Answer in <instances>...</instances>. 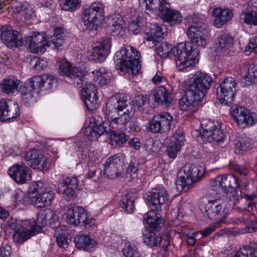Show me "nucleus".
Returning <instances> with one entry per match:
<instances>
[{
  "label": "nucleus",
  "instance_id": "f3484780",
  "mask_svg": "<svg viewBox=\"0 0 257 257\" xmlns=\"http://www.w3.org/2000/svg\"><path fill=\"white\" fill-rule=\"evenodd\" d=\"M103 166V174L107 177L114 179L121 176L123 169L119 154L108 158Z\"/></svg>",
  "mask_w": 257,
  "mask_h": 257
},
{
  "label": "nucleus",
  "instance_id": "20e7f679",
  "mask_svg": "<svg viewBox=\"0 0 257 257\" xmlns=\"http://www.w3.org/2000/svg\"><path fill=\"white\" fill-rule=\"evenodd\" d=\"M210 183L213 190L218 191L220 189L226 194L231 205L234 206L238 202L239 197L236 188L238 184L235 176L230 174L219 175L211 179Z\"/></svg>",
  "mask_w": 257,
  "mask_h": 257
},
{
  "label": "nucleus",
  "instance_id": "a19ab883",
  "mask_svg": "<svg viewBox=\"0 0 257 257\" xmlns=\"http://www.w3.org/2000/svg\"><path fill=\"white\" fill-rule=\"evenodd\" d=\"M233 257H257V243L250 242L237 251Z\"/></svg>",
  "mask_w": 257,
  "mask_h": 257
},
{
  "label": "nucleus",
  "instance_id": "f704fd0d",
  "mask_svg": "<svg viewBox=\"0 0 257 257\" xmlns=\"http://www.w3.org/2000/svg\"><path fill=\"white\" fill-rule=\"evenodd\" d=\"M140 6L145 7L146 10H149L155 12L162 11L163 9L167 5L165 0H139Z\"/></svg>",
  "mask_w": 257,
  "mask_h": 257
},
{
  "label": "nucleus",
  "instance_id": "aec40b11",
  "mask_svg": "<svg viewBox=\"0 0 257 257\" xmlns=\"http://www.w3.org/2000/svg\"><path fill=\"white\" fill-rule=\"evenodd\" d=\"M111 43L109 38L102 39L97 42L93 49L91 59L96 62H102L108 55Z\"/></svg>",
  "mask_w": 257,
  "mask_h": 257
},
{
  "label": "nucleus",
  "instance_id": "423d86ee",
  "mask_svg": "<svg viewBox=\"0 0 257 257\" xmlns=\"http://www.w3.org/2000/svg\"><path fill=\"white\" fill-rule=\"evenodd\" d=\"M188 20L191 24L188 27L187 32L189 38L191 40V42L189 43H191L192 45L194 44L198 47L204 48L207 45V41L203 34L207 32L208 26L206 24L201 22L199 19L195 16L189 17ZM192 47L193 49H197L199 51L197 48H193V46ZM200 51H199L198 55ZM198 56H196L195 58Z\"/></svg>",
  "mask_w": 257,
  "mask_h": 257
},
{
  "label": "nucleus",
  "instance_id": "7ed1b4c3",
  "mask_svg": "<svg viewBox=\"0 0 257 257\" xmlns=\"http://www.w3.org/2000/svg\"><path fill=\"white\" fill-rule=\"evenodd\" d=\"M199 207L204 217L220 223L224 221L229 214L228 209L220 199H214L208 195L200 200Z\"/></svg>",
  "mask_w": 257,
  "mask_h": 257
},
{
  "label": "nucleus",
  "instance_id": "7c9ffc66",
  "mask_svg": "<svg viewBox=\"0 0 257 257\" xmlns=\"http://www.w3.org/2000/svg\"><path fill=\"white\" fill-rule=\"evenodd\" d=\"M125 23L122 17L119 14H113L108 19L107 29L113 36L119 34L124 27Z\"/></svg>",
  "mask_w": 257,
  "mask_h": 257
},
{
  "label": "nucleus",
  "instance_id": "1a4fd4ad",
  "mask_svg": "<svg viewBox=\"0 0 257 257\" xmlns=\"http://www.w3.org/2000/svg\"><path fill=\"white\" fill-rule=\"evenodd\" d=\"M213 79L206 73L196 72L193 76L192 81L187 89L194 92L197 98H202L210 88Z\"/></svg>",
  "mask_w": 257,
  "mask_h": 257
},
{
  "label": "nucleus",
  "instance_id": "a18cd8bd",
  "mask_svg": "<svg viewBox=\"0 0 257 257\" xmlns=\"http://www.w3.org/2000/svg\"><path fill=\"white\" fill-rule=\"evenodd\" d=\"M244 22L250 25H257V9L252 5H247L243 12Z\"/></svg>",
  "mask_w": 257,
  "mask_h": 257
},
{
  "label": "nucleus",
  "instance_id": "412c9836",
  "mask_svg": "<svg viewBox=\"0 0 257 257\" xmlns=\"http://www.w3.org/2000/svg\"><path fill=\"white\" fill-rule=\"evenodd\" d=\"M18 31L12 30L10 27L3 26L1 28V40L8 47L21 46L23 41L21 38L18 39Z\"/></svg>",
  "mask_w": 257,
  "mask_h": 257
},
{
  "label": "nucleus",
  "instance_id": "09e8293b",
  "mask_svg": "<svg viewBox=\"0 0 257 257\" xmlns=\"http://www.w3.org/2000/svg\"><path fill=\"white\" fill-rule=\"evenodd\" d=\"M51 42L57 49L62 46L64 43L63 30L61 28L57 27L55 29Z\"/></svg>",
  "mask_w": 257,
  "mask_h": 257
},
{
  "label": "nucleus",
  "instance_id": "6ab92c4d",
  "mask_svg": "<svg viewBox=\"0 0 257 257\" xmlns=\"http://www.w3.org/2000/svg\"><path fill=\"white\" fill-rule=\"evenodd\" d=\"M48 79L47 75L35 76L27 82L22 91L23 99L26 101L33 97V92L36 89L43 86L46 80Z\"/></svg>",
  "mask_w": 257,
  "mask_h": 257
},
{
  "label": "nucleus",
  "instance_id": "cd10ccee",
  "mask_svg": "<svg viewBox=\"0 0 257 257\" xmlns=\"http://www.w3.org/2000/svg\"><path fill=\"white\" fill-rule=\"evenodd\" d=\"M154 102L165 107H168L172 103V94L170 91L164 86L156 88L153 93Z\"/></svg>",
  "mask_w": 257,
  "mask_h": 257
},
{
  "label": "nucleus",
  "instance_id": "9b49d317",
  "mask_svg": "<svg viewBox=\"0 0 257 257\" xmlns=\"http://www.w3.org/2000/svg\"><path fill=\"white\" fill-rule=\"evenodd\" d=\"M236 83L231 77L225 78L220 83L219 89L217 90V98L221 103L231 105L233 101Z\"/></svg>",
  "mask_w": 257,
  "mask_h": 257
},
{
  "label": "nucleus",
  "instance_id": "5fc2aeb1",
  "mask_svg": "<svg viewBox=\"0 0 257 257\" xmlns=\"http://www.w3.org/2000/svg\"><path fill=\"white\" fill-rule=\"evenodd\" d=\"M144 23V20L139 17L135 21H131L129 23L128 29L134 34H137L140 32L141 27Z\"/></svg>",
  "mask_w": 257,
  "mask_h": 257
},
{
  "label": "nucleus",
  "instance_id": "72a5a7b5",
  "mask_svg": "<svg viewBox=\"0 0 257 257\" xmlns=\"http://www.w3.org/2000/svg\"><path fill=\"white\" fill-rule=\"evenodd\" d=\"M160 15L164 21L168 22L171 25L179 23L182 20V17L179 12L168 9L167 6L163 9Z\"/></svg>",
  "mask_w": 257,
  "mask_h": 257
},
{
  "label": "nucleus",
  "instance_id": "b1692460",
  "mask_svg": "<svg viewBox=\"0 0 257 257\" xmlns=\"http://www.w3.org/2000/svg\"><path fill=\"white\" fill-rule=\"evenodd\" d=\"M128 96L120 94L116 97L111 98L106 103V107L108 115H110V112L116 111H122L130 103Z\"/></svg>",
  "mask_w": 257,
  "mask_h": 257
},
{
  "label": "nucleus",
  "instance_id": "603ef678",
  "mask_svg": "<svg viewBox=\"0 0 257 257\" xmlns=\"http://www.w3.org/2000/svg\"><path fill=\"white\" fill-rule=\"evenodd\" d=\"M122 252L125 257H141L138 248L134 244H126Z\"/></svg>",
  "mask_w": 257,
  "mask_h": 257
},
{
  "label": "nucleus",
  "instance_id": "8fccbe9b",
  "mask_svg": "<svg viewBox=\"0 0 257 257\" xmlns=\"http://www.w3.org/2000/svg\"><path fill=\"white\" fill-rule=\"evenodd\" d=\"M60 3L62 10L73 11L80 7L81 0H60Z\"/></svg>",
  "mask_w": 257,
  "mask_h": 257
},
{
  "label": "nucleus",
  "instance_id": "f257e3e1",
  "mask_svg": "<svg viewBox=\"0 0 257 257\" xmlns=\"http://www.w3.org/2000/svg\"><path fill=\"white\" fill-rule=\"evenodd\" d=\"M156 52L162 58H167L172 53L180 71L193 65L195 57L199 54V51L193 49L189 43H180L174 48L168 43H162L156 47Z\"/></svg>",
  "mask_w": 257,
  "mask_h": 257
},
{
  "label": "nucleus",
  "instance_id": "3c124183",
  "mask_svg": "<svg viewBox=\"0 0 257 257\" xmlns=\"http://www.w3.org/2000/svg\"><path fill=\"white\" fill-rule=\"evenodd\" d=\"M185 140L184 133L181 130H178L171 137L169 144L181 148L184 145Z\"/></svg>",
  "mask_w": 257,
  "mask_h": 257
},
{
  "label": "nucleus",
  "instance_id": "de8ad7c7",
  "mask_svg": "<svg viewBox=\"0 0 257 257\" xmlns=\"http://www.w3.org/2000/svg\"><path fill=\"white\" fill-rule=\"evenodd\" d=\"M148 33H149V35L146 38L148 41H157L159 38H162L164 34L162 27L158 24L152 25Z\"/></svg>",
  "mask_w": 257,
  "mask_h": 257
},
{
  "label": "nucleus",
  "instance_id": "bb28decb",
  "mask_svg": "<svg viewBox=\"0 0 257 257\" xmlns=\"http://www.w3.org/2000/svg\"><path fill=\"white\" fill-rule=\"evenodd\" d=\"M86 216V211L81 207H73L69 208L67 212V222L75 226L81 225Z\"/></svg>",
  "mask_w": 257,
  "mask_h": 257
},
{
  "label": "nucleus",
  "instance_id": "49530a36",
  "mask_svg": "<svg viewBox=\"0 0 257 257\" xmlns=\"http://www.w3.org/2000/svg\"><path fill=\"white\" fill-rule=\"evenodd\" d=\"M36 232L31 227L30 229H24L21 231L14 232L13 235L14 239L18 243H23L31 236L35 235Z\"/></svg>",
  "mask_w": 257,
  "mask_h": 257
},
{
  "label": "nucleus",
  "instance_id": "a878e982",
  "mask_svg": "<svg viewBox=\"0 0 257 257\" xmlns=\"http://www.w3.org/2000/svg\"><path fill=\"white\" fill-rule=\"evenodd\" d=\"M144 218L147 224V225L146 226V230H159L164 225V220L160 214L156 213L154 211H150L145 214Z\"/></svg>",
  "mask_w": 257,
  "mask_h": 257
},
{
  "label": "nucleus",
  "instance_id": "5701e85b",
  "mask_svg": "<svg viewBox=\"0 0 257 257\" xmlns=\"http://www.w3.org/2000/svg\"><path fill=\"white\" fill-rule=\"evenodd\" d=\"M8 172L12 179L20 184L25 183L31 178L29 169L24 166L14 165L10 168Z\"/></svg>",
  "mask_w": 257,
  "mask_h": 257
},
{
  "label": "nucleus",
  "instance_id": "4c0bfd02",
  "mask_svg": "<svg viewBox=\"0 0 257 257\" xmlns=\"http://www.w3.org/2000/svg\"><path fill=\"white\" fill-rule=\"evenodd\" d=\"M136 199L135 195L133 193H128L122 196L120 206L127 213L134 212L135 210L134 202Z\"/></svg>",
  "mask_w": 257,
  "mask_h": 257
},
{
  "label": "nucleus",
  "instance_id": "ddd939ff",
  "mask_svg": "<svg viewBox=\"0 0 257 257\" xmlns=\"http://www.w3.org/2000/svg\"><path fill=\"white\" fill-rule=\"evenodd\" d=\"M231 114L238 126L242 128L251 125L257 120L254 113L242 106H236L232 110Z\"/></svg>",
  "mask_w": 257,
  "mask_h": 257
},
{
  "label": "nucleus",
  "instance_id": "864d4df0",
  "mask_svg": "<svg viewBox=\"0 0 257 257\" xmlns=\"http://www.w3.org/2000/svg\"><path fill=\"white\" fill-rule=\"evenodd\" d=\"M30 65L34 71H39L44 69L47 66V62L44 59L35 57L32 59L30 62Z\"/></svg>",
  "mask_w": 257,
  "mask_h": 257
},
{
  "label": "nucleus",
  "instance_id": "f8f14e48",
  "mask_svg": "<svg viewBox=\"0 0 257 257\" xmlns=\"http://www.w3.org/2000/svg\"><path fill=\"white\" fill-rule=\"evenodd\" d=\"M133 116L134 113L128 110L122 114H119L117 117H113L112 116H110L109 128L115 130L125 131L128 128L129 131L136 130V124L133 119Z\"/></svg>",
  "mask_w": 257,
  "mask_h": 257
},
{
  "label": "nucleus",
  "instance_id": "0e129e2a",
  "mask_svg": "<svg viewBox=\"0 0 257 257\" xmlns=\"http://www.w3.org/2000/svg\"><path fill=\"white\" fill-rule=\"evenodd\" d=\"M251 52L257 53V36L251 38L244 51L247 55H249Z\"/></svg>",
  "mask_w": 257,
  "mask_h": 257
},
{
  "label": "nucleus",
  "instance_id": "680f3d73",
  "mask_svg": "<svg viewBox=\"0 0 257 257\" xmlns=\"http://www.w3.org/2000/svg\"><path fill=\"white\" fill-rule=\"evenodd\" d=\"M138 164L136 161H131L126 172L127 174L130 175L132 179H135L137 177V172L138 171Z\"/></svg>",
  "mask_w": 257,
  "mask_h": 257
},
{
  "label": "nucleus",
  "instance_id": "c85d7f7f",
  "mask_svg": "<svg viewBox=\"0 0 257 257\" xmlns=\"http://www.w3.org/2000/svg\"><path fill=\"white\" fill-rule=\"evenodd\" d=\"M59 70L62 74L76 80L77 84H83L82 72L77 67L69 64H64L60 65Z\"/></svg>",
  "mask_w": 257,
  "mask_h": 257
},
{
  "label": "nucleus",
  "instance_id": "37998d69",
  "mask_svg": "<svg viewBox=\"0 0 257 257\" xmlns=\"http://www.w3.org/2000/svg\"><path fill=\"white\" fill-rule=\"evenodd\" d=\"M233 43V37L227 34H223L217 38V47L223 52L232 47Z\"/></svg>",
  "mask_w": 257,
  "mask_h": 257
},
{
  "label": "nucleus",
  "instance_id": "9d476101",
  "mask_svg": "<svg viewBox=\"0 0 257 257\" xmlns=\"http://www.w3.org/2000/svg\"><path fill=\"white\" fill-rule=\"evenodd\" d=\"M173 116L167 112L155 115L147 125V130L154 133H163L174 127Z\"/></svg>",
  "mask_w": 257,
  "mask_h": 257
},
{
  "label": "nucleus",
  "instance_id": "338daca9",
  "mask_svg": "<svg viewBox=\"0 0 257 257\" xmlns=\"http://www.w3.org/2000/svg\"><path fill=\"white\" fill-rule=\"evenodd\" d=\"M181 148L175 146L171 144H169L167 148V154L170 158L175 159L180 151Z\"/></svg>",
  "mask_w": 257,
  "mask_h": 257
},
{
  "label": "nucleus",
  "instance_id": "4d7b16f0",
  "mask_svg": "<svg viewBox=\"0 0 257 257\" xmlns=\"http://www.w3.org/2000/svg\"><path fill=\"white\" fill-rule=\"evenodd\" d=\"M27 223V222H22L16 219L11 218L8 221V225L11 229L14 231V232H16L24 229V226Z\"/></svg>",
  "mask_w": 257,
  "mask_h": 257
},
{
  "label": "nucleus",
  "instance_id": "052dcab7",
  "mask_svg": "<svg viewBox=\"0 0 257 257\" xmlns=\"http://www.w3.org/2000/svg\"><path fill=\"white\" fill-rule=\"evenodd\" d=\"M63 186L65 187H70L76 190L78 186V181L76 177H67L62 181Z\"/></svg>",
  "mask_w": 257,
  "mask_h": 257
},
{
  "label": "nucleus",
  "instance_id": "774afa93",
  "mask_svg": "<svg viewBox=\"0 0 257 257\" xmlns=\"http://www.w3.org/2000/svg\"><path fill=\"white\" fill-rule=\"evenodd\" d=\"M57 242L59 247L66 249L68 247L69 242L68 239L64 235L60 234L57 237Z\"/></svg>",
  "mask_w": 257,
  "mask_h": 257
},
{
  "label": "nucleus",
  "instance_id": "2eb2a0df",
  "mask_svg": "<svg viewBox=\"0 0 257 257\" xmlns=\"http://www.w3.org/2000/svg\"><path fill=\"white\" fill-rule=\"evenodd\" d=\"M25 42L26 46L34 53L44 52L47 44L44 34L34 32L26 36Z\"/></svg>",
  "mask_w": 257,
  "mask_h": 257
},
{
  "label": "nucleus",
  "instance_id": "393cba45",
  "mask_svg": "<svg viewBox=\"0 0 257 257\" xmlns=\"http://www.w3.org/2000/svg\"><path fill=\"white\" fill-rule=\"evenodd\" d=\"M53 198L54 193L50 189H46L45 191L38 196L33 193L30 196L31 203L38 208H43L49 206Z\"/></svg>",
  "mask_w": 257,
  "mask_h": 257
},
{
  "label": "nucleus",
  "instance_id": "0eeeda50",
  "mask_svg": "<svg viewBox=\"0 0 257 257\" xmlns=\"http://www.w3.org/2000/svg\"><path fill=\"white\" fill-rule=\"evenodd\" d=\"M104 17L102 4L96 2L84 9L82 16L84 25L91 30L97 29L102 24Z\"/></svg>",
  "mask_w": 257,
  "mask_h": 257
},
{
  "label": "nucleus",
  "instance_id": "6e6552de",
  "mask_svg": "<svg viewBox=\"0 0 257 257\" xmlns=\"http://www.w3.org/2000/svg\"><path fill=\"white\" fill-rule=\"evenodd\" d=\"M202 132L196 131L199 136L202 143L214 142L216 143L223 142L226 137V133L221 130L220 125H216L215 122L210 120H204L201 123Z\"/></svg>",
  "mask_w": 257,
  "mask_h": 257
},
{
  "label": "nucleus",
  "instance_id": "79ce46f5",
  "mask_svg": "<svg viewBox=\"0 0 257 257\" xmlns=\"http://www.w3.org/2000/svg\"><path fill=\"white\" fill-rule=\"evenodd\" d=\"M20 81L12 79H4L1 83L2 91L8 94H12L18 91Z\"/></svg>",
  "mask_w": 257,
  "mask_h": 257
},
{
  "label": "nucleus",
  "instance_id": "f03ea898",
  "mask_svg": "<svg viewBox=\"0 0 257 257\" xmlns=\"http://www.w3.org/2000/svg\"><path fill=\"white\" fill-rule=\"evenodd\" d=\"M140 57L141 53L135 48L132 46L122 47L115 53L114 56L115 67L121 71L137 75L141 69Z\"/></svg>",
  "mask_w": 257,
  "mask_h": 257
},
{
  "label": "nucleus",
  "instance_id": "e2e57ef3",
  "mask_svg": "<svg viewBox=\"0 0 257 257\" xmlns=\"http://www.w3.org/2000/svg\"><path fill=\"white\" fill-rule=\"evenodd\" d=\"M28 5L26 3L15 1L13 3L12 9L15 13H21L23 15Z\"/></svg>",
  "mask_w": 257,
  "mask_h": 257
},
{
  "label": "nucleus",
  "instance_id": "a211bd4d",
  "mask_svg": "<svg viewBox=\"0 0 257 257\" xmlns=\"http://www.w3.org/2000/svg\"><path fill=\"white\" fill-rule=\"evenodd\" d=\"M27 163L34 169L40 171L46 170L48 169L49 164L44 158V155L36 150H32L25 155Z\"/></svg>",
  "mask_w": 257,
  "mask_h": 257
},
{
  "label": "nucleus",
  "instance_id": "69168bd1",
  "mask_svg": "<svg viewBox=\"0 0 257 257\" xmlns=\"http://www.w3.org/2000/svg\"><path fill=\"white\" fill-rule=\"evenodd\" d=\"M219 222H215L212 224L209 225L204 230L200 231L201 234L203 237H206L210 234L212 232L215 231L217 227H219Z\"/></svg>",
  "mask_w": 257,
  "mask_h": 257
},
{
  "label": "nucleus",
  "instance_id": "58836bf2",
  "mask_svg": "<svg viewBox=\"0 0 257 257\" xmlns=\"http://www.w3.org/2000/svg\"><path fill=\"white\" fill-rule=\"evenodd\" d=\"M110 133V143L111 146L114 147H120L122 146L128 140V136L124 133H115L114 129L109 128Z\"/></svg>",
  "mask_w": 257,
  "mask_h": 257
},
{
  "label": "nucleus",
  "instance_id": "39448f33",
  "mask_svg": "<svg viewBox=\"0 0 257 257\" xmlns=\"http://www.w3.org/2000/svg\"><path fill=\"white\" fill-rule=\"evenodd\" d=\"M203 167L195 164L184 165L178 173L176 183L182 189H189L195 182L198 181L204 174Z\"/></svg>",
  "mask_w": 257,
  "mask_h": 257
},
{
  "label": "nucleus",
  "instance_id": "2f4dec72",
  "mask_svg": "<svg viewBox=\"0 0 257 257\" xmlns=\"http://www.w3.org/2000/svg\"><path fill=\"white\" fill-rule=\"evenodd\" d=\"M202 99L197 98L194 92L187 89L186 94L179 100V105L181 110L186 111L192 106H194L201 101Z\"/></svg>",
  "mask_w": 257,
  "mask_h": 257
},
{
  "label": "nucleus",
  "instance_id": "c756f323",
  "mask_svg": "<svg viewBox=\"0 0 257 257\" xmlns=\"http://www.w3.org/2000/svg\"><path fill=\"white\" fill-rule=\"evenodd\" d=\"M213 16L215 17V26L217 28H220L231 19L233 12L228 9H222L218 8L213 10Z\"/></svg>",
  "mask_w": 257,
  "mask_h": 257
},
{
  "label": "nucleus",
  "instance_id": "bf43d9fd",
  "mask_svg": "<svg viewBox=\"0 0 257 257\" xmlns=\"http://www.w3.org/2000/svg\"><path fill=\"white\" fill-rule=\"evenodd\" d=\"M144 146L146 150L149 152L156 153L158 151V146L151 138L145 141Z\"/></svg>",
  "mask_w": 257,
  "mask_h": 257
},
{
  "label": "nucleus",
  "instance_id": "4be33fe9",
  "mask_svg": "<svg viewBox=\"0 0 257 257\" xmlns=\"http://www.w3.org/2000/svg\"><path fill=\"white\" fill-rule=\"evenodd\" d=\"M82 99L89 110L96 108L98 98L95 86L91 83H86L81 90Z\"/></svg>",
  "mask_w": 257,
  "mask_h": 257
},
{
  "label": "nucleus",
  "instance_id": "ea45409f",
  "mask_svg": "<svg viewBox=\"0 0 257 257\" xmlns=\"http://www.w3.org/2000/svg\"><path fill=\"white\" fill-rule=\"evenodd\" d=\"M245 70L246 74L242 78L241 83L244 86L251 85L254 82L257 78V68L253 64H247L245 66Z\"/></svg>",
  "mask_w": 257,
  "mask_h": 257
},
{
  "label": "nucleus",
  "instance_id": "e433bc0d",
  "mask_svg": "<svg viewBox=\"0 0 257 257\" xmlns=\"http://www.w3.org/2000/svg\"><path fill=\"white\" fill-rule=\"evenodd\" d=\"M52 212L49 210L41 211L38 214L37 218L35 221V224L31 227L36 232L39 233L42 228L47 224V219L48 215L52 216Z\"/></svg>",
  "mask_w": 257,
  "mask_h": 257
},
{
  "label": "nucleus",
  "instance_id": "c9c22d12",
  "mask_svg": "<svg viewBox=\"0 0 257 257\" xmlns=\"http://www.w3.org/2000/svg\"><path fill=\"white\" fill-rule=\"evenodd\" d=\"M143 242L150 247L157 246L163 240L162 236L155 231L145 230L143 233Z\"/></svg>",
  "mask_w": 257,
  "mask_h": 257
},
{
  "label": "nucleus",
  "instance_id": "4468645a",
  "mask_svg": "<svg viewBox=\"0 0 257 257\" xmlns=\"http://www.w3.org/2000/svg\"><path fill=\"white\" fill-rule=\"evenodd\" d=\"M169 199L167 191L164 188H153L147 196V200L152 209L161 210L162 206Z\"/></svg>",
  "mask_w": 257,
  "mask_h": 257
},
{
  "label": "nucleus",
  "instance_id": "6e6d98bb",
  "mask_svg": "<svg viewBox=\"0 0 257 257\" xmlns=\"http://www.w3.org/2000/svg\"><path fill=\"white\" fill-rule=\"evenodd\" d=\"M107 123L102 122L99 123L98 124H96V125L93 126L92 128L89 127V130H90V132L92 131L95 134L98 135V136H100L104 134L105 133L107 134H110L111 132L110 131H109V128L107 129Z\"/></svg>",
  "mask_w": 257,
  "mask_h": 257
},
{
  "label": "nucleus",
  "instance_id": "c03bdc74",
  "mask_svg": "<svg viewBox=\"0 0 257 257\" xmlns=\"http://www.w3.org/2000/svg\"><path fill=\"white\" fill-rule=\"evenodd\" d=\"M236 151L238 154H242L252 148L251 140L246 137H238L235 141Z\"/></svg>",
  "mask_w": 257,
  "mask_h": 257
},
{
  "label": "nucleus",
  "instance_id": "473e14b6",
  "mask_svg": "<svg viewBox=\"0 0 257 257\" xmlns=\"http://www.w3.org/2000/svg\"><path fill=\"white\" fill-rule=\"evenodd\" d=\"M76 246L80 249L89 251L97 244V242L88 235L81 234L74 238Z\"/></svg>",
  "mask_w": 257,
  "mask_h": 257
},
{
  "label": "nucleus",
  "instance_id": "dca6fc26",
  "mask_svg": "<svg viewBox=\"0 0 257 257\" xmlns=\"http://www.w3.org/2000/svg\"><path fill=\"white\" fill-rule=\"evenodd\" d=\"M1 120L10 121L20 115L18 104L12 100H3L0 101Z\"/></svg>",
  "mask_w": 257,
  "mask_h": 257
},
{
  "label": "nucleus",
  "instance_id": "13d9d810",
  "mask_svg": "<svg viewBox=\"0 0 257 257\" xmlns=\"http://www.w3.org/2000/svg\"><path fill=\"white\" fill-rule=\"evenodd\" d=\"M46 189H48V188H46L44 187V183L42 181H38L31 187L29 191V198H30V196L31 195L32 193H35L36 196H38L40 193L45 191Z\"/></svg>",
  "mask_w": 257,
  "mask_h": 257
}]
</instances>
